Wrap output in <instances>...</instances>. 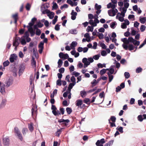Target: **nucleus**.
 <instances>
[{"label":"nucleus","instance_id":"obj_30","mask_svg":"<svg viewBox=\"0 0 146 146\" xmlns=\"http://www.w3.org/2000/svg\"><path fill=\"white\" fill-rule=\"evenodd\" d=\"M54 13L52 12H50V11L47 14V16L50 19H53L54 17Z\"/></svg>","mask_w":146,"mask_h":146},{"label":"nucleus","instance_id":"obj_54","mask_svg":"<svg viewBox=\"0 0 146 146\" xmlns=\"http://www.w3.org/2000/svg\"><path fill=\"white\" fill-rule=\"evenodd\" d=\"M66 110L68 114H70L72 112V109L69 108H66Z\"/></svg>","mask_w":146,"mask_h":146},{"label":"nucleus","instance_id":"obj_21","mask_svg":"<svg viewBox=\"0 0 146 146\" xmlns=\"http://www.w3.org/2000/svg\"><path fill=\"white\" fill-rule=\"evenodd\" d=\"M58 121L59 123H63L65 125H67V124L69 122V120L68 119L64 120V119H59Z\"/></svg>","mask_w":146,"mask_h":146},{"label":"nucleus","instance_id":"obj_50","mask_svg":"<svg viewBox=\"0 0 146 146\" xmlns=\"http://www.w3.org/2000/svg\"><path fill=\"white\" fill-rule=\"evenodd\" d=\"M146 27L145 25H142L140 27V29L141 32H143L145 30Z\"/></svg>","mask_w":146,"mask_h":146},{"label":"nucleus","instance_id":"obj_49","mask_svg":"<svg viewBox=\"0 0 146 146\" xmlns=\"http://www.w3.org/2000/svg\"><path fill=\"white\" fill-rule=\"evenodd\" d=\"M106 72V69H103L101 70L100 72V74L102 76L104 74H105Z\"/></svg>","mask_w":146,"mask_h":146},{"label":"nucleus","instance_id":"obj_4","mask_svg":"<svg viewBox=\"0 0 146 146\" xmlns=\"http://www.w3.org/2000/svg\"><path fill=\"white\" fill-rule=\"evenodd\" d=\"M98 14H95L94 16V20H90L89 21V24L92 25L94 26H96L97 24L99 23V21L98 20Z\"/></svg>","mask_w":146,"mask_h":146},{"label":"nucleus","instance_id":"obj_53","mask_svg":"<svg viewBox=\"0 0 146 146\" xmlns=\"http://www.w3.org/2000/svg\"><path fill=\"white\" fill-rule=\"evenodd\" d=\"M134 15H129L128 17V18L129 19H131L132 21H133L134 20Z\"/></svg>","mask_w":146,"mask_h":146},{"label":"nucleus","instance_id":"obj_17","mask_svg":"<svg viewBox=\"0 0 146 146\" xmlns=\"http://www.w3.org/2000/svg\"><path fill=\"white\" fill-rule=\"evenodd\" d=\"M5 87L3 83L0 86V92L2 94H5L6 93Z\"/></svg>","mask_w":146,"mask_h":146},{"label":"nucleus","instance_id":"obj_43","mask_svg":"<svg viewBox=\"0 0 146 146\" xmlns=\"http://www.w3.org/2000/svg\"><path fill=\"white\" fill-rule=\"evenodd\" d=\"M63 63V62L60 59H59L58 62V67L60 68L62 66Z\"/></svg>","mask_w":146,"mask_h":146},{"label":"nucleus","instance_id":"obj_7","mask_svg":"<svg viewBox=\"0 0 146 146\" xmlns=\"http://www.w3.org/2000/svg\"><path fill=\"white\" fill-rule=\"evenodd\" d=\"M3 143L4 146H9L10 145V141L9 137L6 136L2 138Z\"/></svg>","mask_w":146,"mask_h":146},{"label":"nucleus","instance_id":"obj_31","mask_svg":"<svg viewBox=\"0 0 146 146\" xmlns=\"http://www.w3.org/2000/svg\"><path fill=\"white\" fill-rule=\"evenodd\" d=\"M52 113L56 116H58L60 115V113L58 110H52Z\"/></svg>","mask_w":146,"mask_h":146},{"label":"nucleus","instance_id":"obj_10","mask_svg":"<svg viewBox=\"0 0 146 146\" xmlns=\"http://www.w3.org/2000/svg\"><path fill=\"white\" fill-rule=\"evenodd\" d=\"M105 142L104 139L102 138L100 140H98L96 143V145L97 146H103V144Z\"/></svg>","mask_w":146,"mask_h":146},{"label":"nucleus","instance_id":"obj_46","mask_svg":"<svg viewBox=\"0 0 146 146\" xmlns=\"http://www.w3.org/2000/svg\"><path fill=\"white\" fill-rule=\"evenodd\" d=\"M97 66L99 68H102L103 67H106V66L105 64H103L101 63H99L97 64Z\"/></svg>","mask_w":146,"mask_h":146},{"label":"nucleus","instance_id":"obj_9","mask_svg":"<svg viewBox=\"0 0 146 146\" xmlns=\"http://www.w3.org/2000/svg\"><path fill=\"white\" fill-rule=\"evenodd\" d=\"M20 42V38L18 37H17L14 40L13 45V46H18Z\"/></svg>","mask_w":146,"mask_h":146},{"label":"nucleus","instance_id":"obj_48","mask_svg":"<svg viewBox=\"0 0 146 146\" xmlns=\"http://www.w3.org/2000/svg\"><path fill=\"white\" fill-rule=\"evenodd\" d=\"M116 129L118 130L121 133L123 132V128L122 127H118L116 128Z\"/></svg>","mask_w":146,"mask_h":146},{"label":"nucleus","instance_id":"obj_13","mask_svg":"<svg viewBox=\"0 0 146 146\" xmlns=\"http://www.w3.org/2000/svg\"><path fill=\"white\" fill-rule=\"evenodd\" d=\"M101 7H102L101 5H98L97 3L95 5V8L97 10L96 13L98 15H99L101 12Z\"/></svg>","mask_w":146,"mask_h":146},{"label":"nucleus","instance_id":"obj_56","mask_svg":"<svg viewBox=\"0 0 146 146\" xmlns=\"http://www.w3.org/2000/svg\"><path fill=\"white\" fill-rule=\"evenodd\" d=\"M71 81L72 82V83L76 84V79L74 77V76H72L71 78L70 79Z\"/></svg>","mask_w":146,"mask_h":146},{"label":"nucleus","instance_id":"obj_37","mask_svg":"<svg viewBox=\"0 0 146 146\" xmlns=\"http://www.w3.org/2000/svg\"><path fill=\"white\" fill-rule=\"evenodd\" d=\"M69 33L70 34L75 35L77 34V31L76 29H72L69 31Z\"/></svg>","mask_w":146,"mask_h":146},{"label":"nucleus","instance_id":"obj_19","mask_svg":"<svg viewBox=\"0 0 146 146\" xmlns=\"http://www.w3.org/2000/svg\"><path fill=\"white\" fill-rule=\"evenodd\" d=\"M6 100L5 99H3L0 104V110L3 109L5 106Z\"/></svg>","mask_w":146,"mask_h":146},{"label":"nucleus","instance_id":"obj_18","mask_svg":"<svg viewBox=\"0 0 146 146\" xmlns=\"http://www.w3.org/2000/svg\"><path fill=\"white\" fill-rule=\"evenodd\" d=\"M17 58V56L15 54H13L11 55L9 60L11 62H13L15 60H16Z\"/></svg>","mask_w":146,"mask_h":146},{"label":"nucleus","instance_id":"obj_22","mask_svg":"<svg viewBox=\"0 0 146 146\" xmlns=\"http://www.w3.org/2000/svg\"><path fill=\"white\" fill-rule=\"evenodd\" d=\"M29 36V34L28 32H26L24 35V37L27 42H29L31 40V38L28 37Z\"/></svg>","mask_w":146,"mask_h":146},{"label":"nucleus","instance_id":"obj_24","mask_svg":"<svg viewBox=\"0 0 146 146\" xmlns=\"http://www.w3.org/2000/svg\"><path fill=\"white\" fill-rule=\"evenodd\" d=\"M28 31L30 32L31 36H33L35 34V32L34 31L32 27H29L28 29Z\"/></svg>","mask_w":146,"mask_h":146},{"label":"nucleus","instance_id":"obj_35","mask_svg":"<svg viewBox=\"0 0 146 146\" xmlns=\"http://www.w3.org/2000/svg\"><path fill=\"white\" fill-rule=\"evenodd\" d=\"M139 20L141 23L144 24L146 21V18L145 17H140L139 18Z\"/></svg>","mask_w":146,"mask_h":146},{"label":"nucleus","instance_id":"obj_59","mask_svg":"<svg viewBox=\"0 0 146 146\" xmlns=\"http://www.w3.org/2000/svg\"><path fill=\"white\" fill-rule=\"evenodd\" d=\"M108 75L109 76V81L110 82L113 78V76L111 75V74H110L109 73H108Z\"/></svg>","mask_w":146,"mask_h":146},{"label":"nucleus","instance_id":"obj_20","mask_svg":"<svg viewBox=\"0 0 146 146\" xmlns=\"http://www.w3.org/2000/svg\"><path fill=\"white\" fill-rule=\"evenodd\" d=\"M71 15V19L72 20H74L76 18V16L77 15L76 12H74V10L72 11Z\"/></svg>","mask_w":146,"mask_h":146},{"label":"nucleus","instance_id":"obj_27","mask_svg":"<svg viewBox=\"0 0 146 146\" xmlns=\"http://www.w3.org/2000/svg\"><path fill=\"white\" fill-rule=\"evenodd\" d=\"M77 44V43L76 41H73L70 44V47L72 49H74V47Z\"/></svg>","mask_w":146,"mask_h":146},{"label":"nucleus","instance_id":"obj_1","mask_svg":"<svg viewBox=\"0 0 146 146\" xmlns=\"http://www.w3.org/2000/svg\"><path fill=\"white\" fill-rule=\"evenodd\" d=\"M121 40L123 42L122 44L123 48L125 50L129 49L130 51L133 50L135 46L132 44H129L130 42L132 43L135 46H139L140 43L139 41H137L132 37H129L128 39L126 38H122Z\"/></svg>","mask_w":146,"mask_h":146},{"label":"nucleus","instance_id":"obj_57","mask_svg":"<svg viewBox=\"0 0 146 146\" xmlns=\"http://www.w3.org/2000/svg\"><path fill=\"white\" fill-rule=\"evenodd\" d=\"M99 34L98 35L99 38L100 39H103L104 38V35L102 33H99Z\"/></svg>","mask_w":146,"mask_h":146},{"label":"nucleus","instance_id":"obj_60","mask_svg":"<svg viewBox=\"0 0 146 146\" xmlns=\"http://www.w3.org/2000/svg\"><path fill=\"white\" fill-rule=\"evenodd\" d=\"M41 33V31L40 29H37L36 30V35L39 36L40 35Z\"/></svg>","mask_w":146,"mask_h":146},{"label":"nucleus","instance_id":"obj_2","mask_svg":"<svg viewBox=\"0 0 146 146\" xmlns=\"http://www.w3.org/2000/svg\"><path fill=\"white\" fill-rule=\"evenodd\" d=\"M13 131L17 138L21 141H23V137L19 129L17 127H15Z\"/></svg>","mask_w":146,"mask_h":146},{"label":"nucleus","instance_id":"obj_14","mask_svg":"<svg viewBox=\"0 0 146 146\" xmlns=\"http://www.w3.org/2000/svg\"><path fill=\"white\" fill-rule=\"evenodd\" d=\"M25 68V66L23 65H20L19 68V75L20 76L23 73Z\"/></svg>","mask_w":146,"mask_h":146},{"label":"nucleus","instance_id":"obj_38","mask_svg":"<svg viewBox=\"0 0 146 146\" xmlns=\"http://www.w3.org/2000/svg\"><path fill=\"white\" fill-rule=\"evenodd\" d=\"M36 108L37 107L36 106H34L32 108L31 111H32V114L33 115L34 113H36Z\"/></svg>","mask_w":146,"mask_h":146},{"label":"nucleus","instance_id":"obj_45","mask_svg":"<svg viewBox=\"0 0 146 146\" xmlns=\"http://www.w3.org/2000/svg\"><path fill=\"white\" fill-rule=\"evenodd\" d=\"M137 118L138 120L140 122H142L143 119V116L141 115H139L137 117Z\"/></svg>","mask_w":146,"mask_h":146},{"label":"nucleus","instance_id":"obj_15","mask_svg":"<svg viewBox=\"0 0 146 146\" xmlns=\"http://www.w3.org/2000/svg\"><path fill=\"white\" fill-rule=\"evenodd\" d=\"M59 57L61 58L64 59H67L69 57V56L67 54H64L63 52H61L59 54Z\"/></svg>","mask_w":146,"mask_h":146},{"label":"nucleus","instance_id":"obj_32","mask_svg":"<svg viewBox=\"0 0 146 146\" xmlns=\"http://www.w3.org/2000/svg\"><path fill=\"white\" fill-rule=\"evenodd\" d=\"M31 65L33 67L35 68L36 66V62L35 60V58L33 57L32 59Z\"/></svg>","mask_w":146,"mask_h":146},{"label":"nucleus","instance_id":"obj_40","mask_svg":"<svg viewBox=\"0 0 146 146\" xmlns=\"http://www.w3.org/2000/svg\"><path fill=\"white\" fill-rule=\"evenodd\" d=\"M113 142L114 141L113 140L110 141L108 143H106L104 146H110L111 145H113Z\"/></svg>","mask_w":146,"mask_h":146},{"label":"nucleus","instance_id":"obj_34","mask_svg":"<svg viewBox=\"0 0 146 146\" xmlns=\"http://www.w3.org/2000/svg\"><path fill=\"white\" fill-rule=\"evenodd\" d=\"M28 130L27 128H23L22 129V133L24 136L25 135L26 133L28 132Z\"/></svg>","mask_w":146,"mask_h":146},{"label":"nucleus","instance_id":"obj_47","mask_svg":"<svg viewBox=\"0 0 146 146\" xmlns=\"http://www.w3.org/2000/svg\"><path fill=\"white\" fill-rule=\"evenodd\" d=\"M63 129V128H62L60 129H59L58 130L56 133V136H59L61 132L62 131V129Z\"/></svg>","mask_w":146,"mask_h":146},{"label":"nucleus","instance_id":"obj_52","mask_svg":"<svg viewBox=\"0 0 146 146\" xmlns=\"http://www.w3.org/2000/svg\"><path fill=\"white\" fill-rule=\"evenodd\" d=\"M44 42H40L38 45L39 48H44Z\"/></svg>","mask_w":146,"mask_h":146},{"label":"nucleus","instance_id":"obj_3","mask_svg":"<svg viewBox=\"0 0 146 146\" xmlns=\"http://www.w3.org/2000/svg\"><path fill=\"white\" fill-rule=\"evenodd\" d=\"M13 78L11 76L7 77L6 79L5 83V85L6 88H8L12 85L13 83Z\"/></svg>","mask_w":146,"mask_h":146},{"label":"nucleus","instance_id":"obj_26","mask_svg":"<svg viewBox=\"0 0 146 146\" xmlns=\"http://www.w3.org/2000/svg\"><path fill=\"white\" fill-rule=\"evenodd\" d=\"M20 42L22 45H25L26 44V42L25 40V39L24 37V35L21 37L20 39Z\"/></svg>","mask_w":146,"mask_h":146},{"label":"nucleus","instance_id":"obj_28","mask_svg":"<svg viewBox=\"0 0 146 146\" xmlns=\"http://www.w3.org/2000/svg\"><path fill=\"white\" fill-rule=\"evenodd\" d=\"M114 67V66H111L110 67V70L108 73L107 74H108V73H109L110 74H111L113 73L114 72V70L113 69V67Z\"/></svg>","mask_w":146,"mask_h":146},{"label":"nucleus","instance_id":"obj_51","mask_svg":"<svg viewBox=\"0 0 146 146\" xmlns=\"http://www.w3.org/2000/svg\"><path fill=\"white\" fill-rule=\"evenodd\" d=\"M9 64V62L8 60H7L3 62V64L4 67L8 66Z\"/></svg>","mask_w":146,"mask_h":146},{"label":"nucleus","instance_id":"obj_6","mask_svg":"<svg viewBox=\"0 0 146 146\" xmlns=\"http://www.w3.org/2000/svg\"><path fill=\"white\" fill-rule=\"evenodd\" d=\"M121 13H118L116 16V18L117 19L121 22H123L124 21V17L125 16V13H123V11L121 10Z\"/></svg>","mask_w":146,"mask_h":146},{"label":"nucleus","instance_id":"obj_62","mask_svg":"<svg viewBox=\"0 0 146 146\" xmlns=\"http://www.w3.org/2000/svg\"><path fill=\"white\" fill-rule=\"evenodd\" d=\"M56 85L59 86H60L62 85L61 81L60 79H58L56 81Z\"/></svg>","mask_w":146,"mask_h":146},{"label":"nucleus","instance_id":"obj_63","mask_svg":"<svg viewBox=\"0 0 146 146\" xmlns=\"http://www.w3.org/2000/svg\"><path fill=\"white\" fill-rule=\"evenodd\" d=\"M124 76L126 78H128L130 77L129 74L128 72H125L124 73Z\"/></svg>","mask_w":146,"mask_h":146},{"label":"nucleus","instance_id":"obj_44","mask_svg":"<svg viewBox=\"0 0 146 146\" xmlns=\"http://www.w3.org/2000/svg\"><path fill=\"white\" fill-rule=\"evenodd\" d=\"M100 54H98L95 55L93 56V58L94 60H98L100 57Z\"/></svg>","mask_w":146,"mask_h":146},{"label":"nucleus","instance_id":"obj_29","mask_svg":"<svg viewBox=\"0 0 146 146\" xmlns=\"http://www.w3.org/2000/svg\"><path fill=\"white\" fill-rule=\"evenodd\" d=\"M12 17L15 20V23H17V19H18V14L16 13L12 15Z\"/></svg>","mask_w":146,"mask_h":146},{"label":"nucleus","instance_id":"obj_8","mask_svg":"<svg viewBox=\"0 0 146 146\" xmlns=\"http://www.w3.org/2000/svg\"><path fill=\"white\" fill-rule=\"evenodd\" d=\"M118 10L116 9H112L108 11L109 15L110 16H114L117 12Z\"/></svg>","mask_w":146,"mask_h":146},{"label":"nucleus","instance_id":"obj_23","mask_svg":"<svg viewBox=\"0 0 146 146\" xmlns=\"http://www.w3.org/2000/svg\"><path fill=\"white\" fill-rule=\"evenodd\" d=\"M75 104L76 106L79 107L82 104V101L81 100H78L76 101Z\"/></svg>","mask_w":146,"mask_h":146},{"label":"nucleus","instance_id":"obj_41","mask_svg":"<svg viewBox=\"0 0 146 146\" xmlns=\"http://www.w3.org/2000/svg\"><path fill=\"white\" fill-rule=\"evenodd\" d=\"M117 24L116 22L115 21L112 22L110 24V26L111 28L114 29L115 28Z\"/></svg>","mask_w":146,"mask_h":146},{"label":"nucleus","instance_id":"obj_25","mask_svg":"<svg viewBox=\"0 0 146 146\" xmlns=\"http://www.w3.org/2000/svg\"><path fill=\"white\" fill-rule=\"evenodd\" d=\"M91 26H88L86 29V31L87 32H89L90 31L92 32L94 29V26L92 25H91Z\"/></svg>","mask_w":146,"mask_h":146},{"label":"nucleus","instance_id":"obj_55","mask_svg":"<svg viewBox=\"0 0 146 146\" xmlns=\"http://www.w3.org/2000/svg\"><path fill=\"white\" fill-rule=\"evenodd\" d=\"M66 2L67 3L70 4L72 7L73 6L74 2L71 0H67Z\"/></svg>","mask_w":146,"mask_h":146},{"label":"nucleus","instance_id":"obj_5","mask_svg":"<svg viewBox=\"0 0 146 146\" xmlns=\"http://www.w3.org/2000/svg\"><path fill=\"white\" fill-rule=\"evenodd\" d=\"M129 0H124V6L123 8H120V11H123V13H126L127 9L129 7Z\"/></svg>","mask_w":146,"mask_h":146},{"label":"nucleus","instance_id":"obj_42","mask_svg":"<svg viewBox=\"0 0 146 146\" xmlns=\"http://www.w3.org/2000/svg\"><path fill=\"white\" fill-rule=\"evenodd\" d=\"M52 5L53 6L52 8L53 9H56L58 8V6L54 2H53L52 3Z\"/></svg>","mask_w":146,"mask_h":146},{"label":"nucleus","instance_id":"obj_39","mask_svg":"<svg viewBox=\"0 0 146 146\" xmlns=\"http://www.w3.org/2000/svg\"><path fill=\"white\" fill-rule=\"evenodd\" d=\"M80 94L81 96L83 98L86 96L87 93L85 91L83 90L80 92Z\"/></svg>","mask_w":146,"mask_h":146},{"label":"nucleus","instance_id":"obj_16","mask_svg":"<svg viewBox=\"0 0 146 146\" xmlns=\"http://www.w3.org/2000/svg\"><path fill=\"white\" fill-rule=\"evenodd\" d=\"M117 4L113 3H110L107 5V8L108 9L111 8L112 9H116Z\"/></svg>","mask_w":146,"mask_h":146},{"label":"nucleus","instance_id":"obj_36","mask_svg":"<svg viewBox=\"0 0 146 146\" xmlns=\"http://www.w3.org/2000/svg\"><path fill=\"white\" fill-rule=\"evenodd\" d=\"M28 128L31 132H32L33 131V127L32 123H31L30 124H28Z\"/></svg>","mask_w":146,"mask_h":146},{"label":"nucleus","instance_id":"obj_64","mask_svg":"<svg viewBox=\"0 0 146 146\" xmlns=\"http://www.w3.org/2000/svg\"><path fill=\"white\" fill-rule=\"evenodd\" d=\"M60 25L58 24H56L55 27V29L56 31H58L60 29Z\"/></svg>","mask_w":146,"mask_h":146},{"label":"nucleus","instance_id":"obj_11","mask_svg":"<svg viewBox=\"0 0 146 146\" xmlns=\"http://www.w3.org/2000/svg\"><path fill=\"white\" fill-rule=\"evenodd\" d=\"M82 62L84 63V68L87 67L90 64V62L88 61V59L84 58L82 60Z\"/></svg>","mask_w":146,"mask_h":146},{"label":"nucleus","instance_id":"obj_12","mask_svg":"<svg viewBox=\"0 0 146 146\" xmlns=\"http://www.w3.org/2000/svg\"><path fill=\"white\" fill-rule=\"evenodd\" d=\"M124 22L122 23L121 25V27L123 29H125L127 28V25H128L129 24V21L127 19H125L124 20Z\"/></svg>","mask_w":146,"mask_h":146},{"label":"nucleus","instance_id":"obj_61","mask_svg":"<svg viewBox=\"0 0 146 146\" xmlns=\"http://www.w3.org/2000/svg\"><path fill=\"white\" fill-rule=\"evenodd\" d=\"M131 34L132 35H135L136 31L133 28H131Z\"/></svg>","mask_w":146,"mask_h":146},{"label":"nucleus","instance_id":"obj_58","mask_svg":"<svg viewBox=\"0 0 146 146\" xmlns=\"http://www.w3.org/2000/svg\"><path fill=\"white\" fill-rule=\"evenodd\" d=\"M72 74L73 75H74L75 77H77L80 75V74L76 71H74Z\"/></svg>","mask_w":146,"mask_h":146},{"label":"nucleus","instance_id":"obj_33","mask_svg":"<svg viewBox=\"0 0 146 146\" xmlns=\"http://www.w3.org/2000/svg\"><path fill=\"white\" fill-rule=\"evenodd\" d=\"M76 84L73 83H70L69 84L68 87V91L70 92L71 91V90L73 86H74Z\"/></svg>","mask_w":146,"mask_h":146}]
</instances>
